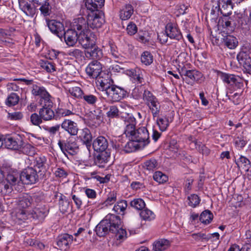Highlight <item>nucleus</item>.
<instances>
[{
	"instance_id": "1",
	"label": "nucleus",
	"mask_w": 251,
	"mask_h": 251,
	"mask_svg": "<svg viewBox=\"0 0 251 251\" xmlns=\"http://www.w3.org/2000/svg\"><path fill=\"white\" fill-rule=\"evenodd\" d=\"M121 223L120 217L114 214H108L96 227L95 231L100 237L105 235L109 231H116L118 224Z\"/></svg>"
},
{
	"instance_id": "2",
	"label": "nucleus",
	"mask_w": 251,
	"mask_h": 251,
	"mask_svg": "<svg viewBox=\"0 0 251 251\" xmlns=\"http://www.w3.org/2000/svg\"><path fill=\"white\" fill-rule=\"evenodd\" d=\"M23 184L18 174L9 173L5 181L0 182V192L3 194L10 193L13 190H19V186Z\"/></svg>"
},
{
	"instance_id": "3",
	"label": "nucleus",
	"mask_w": 251,
	"mask_h": 251,
	"mask_svg": "<svg viewBox=\"0 0 251 251\" xmlns=\"http://www.w3.org/2000/svg\"><path fill=\"white\" fill-rule=\"evenodd\" d=\"M143 100L149 109L153 119L159 116L161 105L158 99L151 91L145 90L143 94Z\"/></svg>"
},
{
	"instance_id": "4",
	"label": "nucleus",
	"mask_w": 251,
	"mask_h": 251,
	"mask_svg": "<svg viewBox=\"0 0 251 251\" xmlns=\"http://www.w3.org/2000/svg\"><path fill=\"white\" fill-rule=\"evenodd\" d=\"M247 18L243 17L242 15L237 14L232 17H225L222 19V25L223 27L229 28L233 26L241 27L242 28H248L247 25Z\"/></svg>"
},
{
	"instance_id": "5",
	"label": "nucleus",
	"mask_w": 251,
	"mask_h": 251,
	"mask_svg": "<svg viewBox=\"0 0 251 251\" xmlns=\"http://www.w3.org/2000/svg\"><path fill=\"white\" fill-rule=\"evenodd\" d=\"M22 183L25 184H35L38 180L37 171L32 167L24 169L20 176Z\"/></svg>"
},
{
	"instance_id": "6",
	"label": "nucleus",
	"mask_w": 251,
	"mask_h": 251,
	"mask_svg": "<svg viewBox=\"0 0 251 251\" xmlns=\"http://www.w3.org/2000/svg\"><path fill=\"white\" fill-rule=\"evenodd\" d=\"M220 77L224 83L232 87L240 89L243 87V79L238 75L221 73Z\"/></svg>"
},
{
	"instance_id": "7",
	"label": "nucleus",
	"mask_w": 251,
	"mask_h": 251,
	"mask_svg": "<svg viewBox=\"0 0 251 251\" xmlns=\"http://www.w3.org/2000/svg\"><path fill=\"white\" fill-rule=\"evenodd\" d=\"M106 94L108 99L112 102H118L125 98L127 92L124 89L113 85Z\"/></svg>"
},
{
	"instance_id": "8",
	"label": "nucleus",
	"mask_w": 251,
	"mask_h": 251,
	"mask_svg": "<svg viewBox=\"0 0 251 251\" xmlns=\"http://www.w3.org/2000/svg\"><path fill=\"white\" fill-rule=\"evenodd\" d=\"M58 145L64 154L67 152L71 155H74L78 151V146L76 142L71 138H69L66 141L59 140Z\"/></svg>"
},
{
	"instance_id": "9",
	"label": "nucleus",
	"mask_w": 251,
	"mask_h": 251,
	"mask_svg": "<svg viewBox=\"0 0 251 251\" xmlns=\"http://www.w3.org/2000/svg\"><path fill=\"white\" fill-rule=\"evenodd\" d=\"M131 140L139 143L140 147H144L150 143L149 133L145 127H141L135 132Z\"/></svg>"
},
{
	"instance_id": "10",
	"label": "nucleus",
	"mask_w": 251,
	"mask_h": 251,
	"mask_svg": "<svg viewBox=\"0 0 251 251\" xmlns=\"http://www.w3.org/2000/svg\"><path fill=\"white\" fill-rule=\"evenodd\" d=\"M95 40L94 34L88 30H86V32L81 31L78 34V41L84 49H87L94 45Z\"/></svg>"
},
{
	"instance_id": "11",
	"label": "nucleus",
	"mask_w": 251,
	"mask_h": 251,
	"mask_svg": "<svg viewBox=\"0 0 251 251\" xmlns=\"http://www.w3.org/2000/svg\"><path fill=\"white\" fill-rule=\"evenodd\" d=\"M165 33L171 39L179 41L183 36L176 24L168 23L165 26Z\"/></svg>"
},
{
	"instance_id": "12",
	"label": "nucleus",
	"mask_w": 251,
	"mask_h": 251,
	"mask_svg": "<svg viewBox=\"0 0 251 251\" xmlns=\"http://www.w3.org/2000/svg\"><path fill=\"white\" fill-rule=\"evenodd\" d=\"M237 59L244 73L251 75V57L245 52H240Z\"/></svg>"
},
{
	"instance_id": "13",
	"label": "nucleus",
	"mask_w": 251,
	"mask_h": 251,
	"mask_svg": "<svg viewBox=\"0 0 251 251\" xmlns=\"http://www.w3.org/2000/svg\"><path fill=\"white\" fill-rule=\"evenodd\" d=\"M52 102L51 100L44 102V105L39 111V114L43 120L48 121L52 120L56 115L52 110Z\"/></svg>"
},
{
	"instance_id": "14",
	"label": "nucleus",
	"mask_w": 251,
	"mask_h": 251,
	"mask_svg": "<svg viewBox=\"0 0 251 251\" xmlns=\"http://www.w3.org/2000/svg\"><path fill=\"white\" fill-rule=\"evenodd\" d=\"M104 23V20L102 14L92 13L88 15L87 25L92 28H100Z\"/></svg>"
},
{
	"instance_id": "15",
	"label": "nucleus",
	"mask_w": 251,
	"mask_h": 251,
	"mask_svg": "<svg viewBox=\"0 0 251 251\" xmlns=\"http://www.w3.org/2000/svg\"><path fill=\"white\" fill-rule=\"evenodd\" d=\"M31 93L35 96H39L44 102L51 100V96L46 89L37 84H33L32 86Z\"/></svg>"
},
{
	"instance_id": "16",
	"label": "nucleus",
	"mask_w": 251,
	"mask_h": 251,
	"mask_svg": "<svg viewBox=\"0 0 251 251\" xmlns=\"http://www.w3.org/2000/svg\"><path fill=\"white\" fill-rule=\"evenodd\" d=\"M4 144L7 149L19 150L23 147L24 143L22 138L20 136L10 137L4 139Z\"/></svg>"
},
{
	"instance_id": "17",
	"label": "nucleus",
	"mask_w": 251,
	"mask_h": 251,
	"mask_svg": "<svg viewBox=\"0 0 251 251\" xmlns=\"http://www.w3.org/2000/svg\"><path fill=\"white\" fill-rule=\"evenodd\" d=\"M85 71L89 76L97 78L102 71V65L98 61H93L88 64Z\"/></svg>"
},
{
	"instance_id": "18",
	"label": "nucleus",
	"mask_w": 251,
	"mask_h": 251,
	"mask_svg": "<svg viewBox=\"0 0 251 251\" xmlns=\"http://www.w3.org/2000/svg\"><path fill=\"white\" fill-rule=\"evenodd\" d=\"M48 26L50 31L56 35L59 38H63L64 31V25L60 22L51 20L48 22Z\"/></svg>"
},
{
	"instance_id": "19",
	"label": "nucleus",
	"mask_w": 251,
	"mask_h": 251,
	"mask_svg": "<svg viewBox=\"0 0 251 251\" xmlns=\"http://www.w3.org/2000/svg\"><path fill=\"white\" fill-rule=\"evenodd\" d=\"M78 133V139L86 145L87 149L89 151L92 140V135L90 130L87 128H84L80 129Z\"/></svg>"
},
{
	"instance_id": "20",
	"label": "nucleus",
	"mask_w": 251,
	"mask_h": 251,
	"mask_svg": "<svg viewBox=\"0 0 251 251\" xmlns=\"http://www.w3.org/2000/svg\"><path fill=\"white\" fill-rule=\"evenodd\" d=\"M73 236L68 234H64L58 236L57 245L62 251L67 250L73 241Z\"/></svg>"
},
{
	"instance_id": "21",
	"label": "nucleus",
	"mask_w": 251,
	"mask_h": 251,
	"mask_svg": "<svg viewBox=\"0 0 251 251\" xmlns=\"http://www.w3.org/2000/svg\"><path fill=\"white\" fill-rule=\"evenodd\" d=\"M110 153L108 151L100 152L94 159V163L99 168H103L109 161Z\"/></svg>"
},
{
	"instance_id": "22",
	"label": "nucleus",
	"mask_w": 251,
	"mask_h": 251,
	"mask_svg": "<svg viewBox=\"0 0 251 251\" xmlns=\"http://www.w3.org/2000/svg\"><path fill=\"white\" fill-rule=\"evenodd\" d=\"M63 37L66 44L69 46H73L78 41V35L76 31L73 29L64 31Z\"/></svg>"
},
{
	"instance_id": "23",
	"label": "nucleus",
	"mask_w": 251,
	"mask_h": 251,
	"mask_svg": "<svg viewBox=\"0 0 251 251\" xmlns=\"http://www.w3.org/2000/svg\"><path fill=\"white\" fill-rule=\"evenodd\" d=\"M11 216L16 222L20 224L21 221L29 219V212L25 209L16 207L11 213Z\"/></svg>"
},
{
	"instance_id": "24",
	"label": "nucleus",
	"mask_w": 251,
	"mask_h": 251,
	"mask_svg": "<svg viewBox=\"0 0 251 251\" xmlns=\"http://www.w3.org/2000/svg\"><path fill=\"white\" fill-rule=\"evenodd\" d=\"M61 127L71 135H77L78 128L76 123L70 120H65L61 124Z\"/></svg>"
},
{
	"instance_id": "25",
	"label": "nucleus",
	"mask_w": 251,
	"mask_h": 251,
	"mask_svg": "<svg viewBox=\"0 0 251 251\" xmlns=\"http://www.w3.org/2000/svg\"><path fill=\"white\" fill-rule=\"evenodd\" d=\"M108 146L107 140L103 136H99L93 142L94 149L97 151H107Z\"/></svg>"
},
{
	"instance_id": "26",
	"label": "nucleus",
	"mask_w": 251,
	"mask_h": 251,
	"mask_svg": "<svg viewBox=\"0 0 251 251\" xmlns=\"http://www.w3.org/2000/svg\"><path fill=\"white\" fill-rule=\"evenodd\" d=\"M85 51V55L87 58L93 59H100L103 55L102 50L95 46V44L93 46L87 48Z\"/></svg>"
},
{
	"instance_id": "27",
	"label": "nucleus",
	"mask_w": 251,
	"mask_h": 251,
	"mask_svg": "<svg viewBox=\"0 0 251 251\" xmlns=\"http://www.w3.org/2000/svg\"><path fill=\"white\" fill-rule=\"evenodd\" d=\"M47 214V210L43 206L35 207L31 212H29V219H43Z\"/></svg>"
},
{
	"instance_id": "28",
	"label": "nucleus",
	"mask_w": 251,
	"mask_h": 251,
	"mask_svg": "<svg viewBox=\"0 0 251 251\" xmlns=\"http://www.w3.org/2000/svg\"><path fill=\"white\" fill-rule=\"evenodd\" d=\"M20 8L28 16L33 17L35 13V8L25 0H19Z\"/></svg>"
},
{
	"instance_id": "29",
	"label": "nucleus",
	"mask_w": 251,
	"mask_h": 251,
	"mask_svg": "<svg viewBox=\"0 0 251 251\" xmlns=\"http://www.w3.org/2000/svg\"><path fill=\"white\" fill-rule=\"evenodd\" d=\"M104 0H85V4L87 9L91 12L97 10L103 6Z\"/></svg>"
},
{
	"instance_id": "30",
	"label": "nucleus",
	"mask_w": 251,
	"mask_h": 251,
	"mask_svg": "<svg viewBox=\"0 0 251 251\" xmlns=\"http://www.w3.org/2000/svg\"><path fill=\"white\" fill-rule=\"evenodd\" d=\"M143 72V70L138 68L131 70L130 75L132 81L136 84H142L144 82Z\"/></svg>"
},
{
	"instance_id": "31",
	"label": "nucleus",
	"mask_w": 251,
	"mask_h": 251,
	"mask_svg": "<svg viewBox=\"0 0 251 251\" xmlns=\"http://www.w3.org/2000/svg\"><path fill=\"white\" fill-rule=\"evenodd\" d=\"M170 245V242L165 239H160L154 242L153 249L155 251H163Z\"/></svg>"
},
{
	"instance_id": "32",
	"label": "nucleus",
	"mask_w": 251,
	"mask_h": 251,
	"mask_svg": "<svg viewBox=\"0 0 251 251\" xmlns=\"http://www.w3.org/2000/svg\"><path fill=\"white\" fill-rule=\"evenodd\" d=\"M188 77L192 81L199 82L202 80L203 75L199 71L192 70L185 71L183 74Z\"/></svg>"
},
{
	"instance_id": "33",
	"label": "nucleus",
	"mask_w": 251,
	"mask_h": 251,
	"mask_svg": "<svg viewBox=\"0 0 251 251\" xmlns=\"http://www.w3.org/2000/svg\"><path fill=\"white\" fill-rule=\"evenodd\" d=\"M87 26V21L83 17H79L77 19H74L72 27L74 30H82L84 31L86 29Z\"/></svg>"
},
{
	"instance_id": "34",
	"label": "nucleus",
	"mask_w": 251,
	"mask_h": 251,
	"mask_svg": "<svg viewBox=\"0 0 251 251\" xmlns=\"http://www.w3.org/2000/svg\"><path fill=\"white\" fill-rule=\"evenodd\" d=\"M133 13V6L130 4H127L121 10L120 17L122 20H126L130 18Z\"/></svg>"
},
{
	"instance_id": "35",
	"label": "nucleus",
	"mask_w": 251,
	"mask_h": 251,
	"mask_svg": "<svg viewBox=\"0 0 251 251\" xmlns=\"http://www.w3.org/2000/svg\"><path fill=\"white\" fill-rule=\"evenodd\" d=\"M32 202V198L28 195H25L20 198L17 207L25 209L30 206Z\"/></svg>"
},
{
	"instance_id": "36",
	"label": "nucleus",
	"mask_w": 251,
	"mask_h": 251,
	"mask_svg": "<svg viewBox=\"0 0 251 251\" xmlns=\"http://www.w3.org/2000/svg\"><path fill=\"white\" fill-rule=\"evenodd\" d=\"M224 42L229 49H234L238 46V42L236 37L232 35H227L223 38Z\"/></svg>"
},
{
	"instance_id": "37",
	"label": "nucleus",
	"mask_w": 251,
	"mask_h": 251,
	"mask_svg": "<svg viewBox=\"0 0 251 251\" xmlns=\"http://www.w3.org/2000/svg\"><path fill=\"white\" fill-rule=\"evenodd\" d=\"M236 164L239 168H242L245 171H249L250 169L251 168L250 160L247 158L242 155L236 161Z\"/></svg>"
},
{
	"instance_id": "38",
	"label": "nucleus",
	"mask_w": 251,
	"mask_h": 251,
	"mask_svg": "<svg viewBox=\"0 0 251 251\" xmlns=\"http://www.w3.org/2000/svg\"><path fill=\"white\" fill-rule=\"evenodd\" d=\"M140 217L145 221H151L155 218V215L150 209L144 208L140 213Z\"/></svg>"
},
{
	"instance_id": "39",
	"label": "nucleus",
	"mask_w": 251,
	"mask_h": 251,
	"mask_svg": "<svg viewBox=\"0 0 251 251\" xmlns=\"http://www.w3.org/2000/svg\"><path fill=\"white\" fill-rule=\"evenodd\" d=\"M213 215L210 211L207 210L203 211L200 216V221L204 224H209L212 221Z\"/></svg>"
},
{
	"instance_id": "40",
	"label": "nucleus",
	"mask_w": 251,
	"mask_h": 251,
	"mask_svg": "<svg viewBox=\"0 0 251 251\" xmlns=\"http://www.w3.org/2000/svg\"><path fill=\"white\" fill-rule=\"evenodd\" d=\"M143 166L144 169L149 172L153 171L158 168V163L155 159H151L145 161Z\"/></svg>"
},
{
	"instance_id": "41",
	"label": "nucleus",
	"mask_w": 251,
	"mask_h": 251,
	"mask_svg": "<svg viewBox=\"0 0 251 251\" xmlns=\"http://www.w3.org/2000/svg\"><path fill=\"white\" fill-rule=\"evenodd\" d=\"M98 81L100 83V89L103 93L106 95L108 90L111 88V87H112L113 85H111L110 83V80L107 79H100V78H99V79L98 80Z\"/></svg>"
},
{
	"instance_id": "42",
	"label": "nucleus",
	"mask_w": 251,
	"mask_h": 251,
	"mask_svg": "<svg viewBox=\"0 0 251 251\" xmlns=\"http://www.w3.org/2000/svg\"><path fill=\"white\" fill-rule=\"evenodd\" d=\"M127 206V202L125 200L118 201L113 208V210L117 214L124 212Z\"/></svg>"
},
{
	"instance_id": "43",
	"label": "nucleus",
	"mask_w": 251,
	"mask_h": 251,
	"mask_svg": "<svg viewBox=\"0 0 251 251\" xmlns=\"http://www.w3.org/2000/svg\"><path fill=\"white\" fill-rule=\"evenodd\" d=\"M141 61L145 65H150L153 62V56L150 52L144 51L141 55Z\"/></svg>"
},
{
	"instance_id": "44",
	"label": "nucleus",
	"mask_w": 251,
	"mask_h": 251,
	"mask_svg": "<svg viewBox=\"0 0 251 251\" xmlns=\"http://www.w3.org/2000/svg\"><path fill=\"white\" fill-rule=\"evenodd\" d=\"M130 206L137 210H142L146 206L145 201L140 198L134 199L130 201Z\"/></svg>"
},
{
	"instance_id": "45",
	"label": "nucleus",
	"mask_w": 251,
	"mask_h": 251,
	"mask_svg": "<svg viewBox=\"0 0 251 251\" xmlns=\"http://www.w3.org/2000/svg\"><path fill=\"white\" fill-rule=\"evenodd\" d=\"M92 118L96 126L99 125L103 120V114L101 110L97 109L92 113Z\"/></svg>"
},
{
	"instance_id": "46",
	"label": "nucleus",
	"mask_w": 251,
	"mask_h": 251,
	"mask_svg": "<svg viewBox=\"0 0 251 251\" xmlns=\"http://www.w3.org/2000/svg\"><path fill=\"white\" fill-rule=\"evenodd\" d=\"M69 92L72 96L77 99H82L84 94L80 87L76 86L70 88Z\"/></svg>"
},
{
	"instance_id": "47",
	"label": "nucleus",
	"mask_w": 251,
	"mask_h": 251,
	"mask_svg": "<svg viewBox=\"0 0 251 251\" xmlns=\"http://www.w3.org/2000/svg\"><path fill=\"white\" fill-rule=\"evenodd\" d=\"M41 67L48 73L55 71V66L53 63L48 61H42L40 63Z\"/></svg>"
},
{
	"instance_id": "48",
	"label": "nucleus",
	"mask_w": 251,
	"mask_h": 251,
	"mask_svg": "<svg viewBox=\"0 0 251 251\" xmlns=\"http://www.w3.org/2000/svg\"><path fill=\"white\" fill-rule=\"evenodd\" d=\"M121 222L118 224L117 227L115 228L116 231H112V233H115L117 239L119 240H124L126 237V231L120 227Z\"/></svg>"
},
{
	"instance_id": "49",
	"label": "nucleus",
	"mask_w": 251,
	"mask_h": 251,
	"mask_svg": "<svg viewBox=\"0 0 251 251\" xmlns=\"http://www.w3.org/2000/svg\"><path fill=\"white\" fill-rule=\"evenodd\" d=\"M188 205L192 207L197 206L201 201V199L199 196L196 194H192L188 197Z\"/></svg>"
},
{
	"instance_id": "50",
	"label": "nucleus",
	"mask_w": 251,
	"mask_h": 251,
	"mask_svg": "<svg viewBox=\"0 0 251 251\" xmlns=\"http://www.w3.org/2000/svg\"><path fill=\"white\" fill-rule=\"evenodd\" d=\"M84 101L88 104L91 105H95L98 101V98L97 96L92 94H84L82 98Z\"/></svg>"
},
{
	"instance_id": "51",
	"label": "nucleus",
	"mask_w": 251,
	"mask_h": 251,
	"mask_svg": "<svg viewBox=\"0 0 251 251\" xmlns=\"http://www.w3.org/2000/svg\"><path fill=\"white\" fill-rule=\"evenodd\" d=\"M153 177L155 181L159 183H163L168 180L167 176L160 171L155 172Z\"/></svg>"
},
{
	"instance_id": "52",
	"label": "nucleus",
	"mask_w": 251,
	"mask_h": 251,
	"mask_svg": "<svg viewBox=\"0 0 251 251\" xmlns=\"http://www.w3.org/2000/svg\"><path fill=\"white\" fill-rule=\"evenodd\" d=\"M218 6L221 11V13L223 14H226V13H224L222 11V9L224 10H227L232 7L231 0H219L218 1Z\"/></svg>"
},
{
	"instance_id": "53",
	"label": "nucleus",
	"mask_w": 251,
	"mask_h": 251,
	"mask_svg": "<svg viewBox=\"0 0 251 251\" xmlns=\"http://www.w3.org/2000/svg\"><path fill=\"white\" fill-rule=\"evenodd\" d=\"M19 100V97L16 93H12L7 97L6 103L8 106L15 105Z\"/></svg>"
},
{
	"instance_id": "54",
	"label": "nucleus",
	"mask_w": 251,
	"mask_h": 251,
	"mask_svg": "<svg viewBox=\"0 0 251 251\" xmlns=\"http://www.w3.org/2000/svg\"><path fill=\"white\" fill-rule=\"evenodd\" d=\"M156 123L162 131L166 130L169 126V121L166 118H160L156 120Z\"/></svg>"
},
{
	"instance_id": "55",
	"label": "nucleus",
	"mask_w": 251,
	"mask_h": 251,
	"mask_svg": "<svg viewBox=\"0 0 251 251\" xmlns=\"http://www.w3.org/2000/svg\"><path fill=\"white\" fill-rule=\"evenodd\" d=\"M195 147L196 149L203 155H208L210 153V150L201 143L196 142Z\"/></svg>"
},
{
	"instance_id": "56",
	"label": "nucleus",
	"mask_w": 251,
	"mask_h": 251,
	"mask_svg": "<svg viewBox=\"0 0 251 251\" xmlns=\"http://www.w3.org/2000/svg\"><path fill=\"white\" fill-rule=\"evenodd\" d=\"M40 10L42 14L44 16L49 15L51 11V7L48 1H44L41 4Z\"/></svg>"
},
{
	"instance_id": "57",
	"label": "nucleus",
	"mask_w": 251,
	"mask_h": 251,
	"mask_svg": "<svg viewBox=\"0 0 251 251\" xmlns=\"http://www.w3.org/2000/svg\"><path fill=\"white\" fill-rule=\"evenodd\" d=\"M54 175L56 177L64 179L67 177L68 173L62 168H57L54 172Z\"/></svg>"
},
{
	"instance_id": "58",
	"label": "nucleus",
	"mask_w": 251,
	"mask_h": 251,
	"mask_svg": "<svg viewBox=\"0 0 251 251\" xmlns=\"http://www.w3.org/2000/svg\"><path fill=\"white\" fill-rule=\"evenodd\" d=\"M137 142L130 140V141L128 142L125 147V150L126 152H130L134 151L136 150V146H138Z\"/></svg>"
},
{
	"instance_id": "59",
	"label": "nucleus",
	"mask_w": 251,
	"mask_h": 251,
	"mask_svg": "<svg viewBox=\"0 0 251 251\" xmlns=\"http://www.w3.org/2000/svg\"><path fill=\"white\" fill-rule=\"evenodd\" d=\"M117 200L116 194L114 192H110L108 194L107 198L104 201L106 206L113 204Z\"/></svg>"
},
{
	"instance_id": "60",
	"label": "nucleus",
	"mask_w": 251,
	"mask_h": 251,
	"mask_svg": "<svg viewBox=\"0 0 251 251\" xmlns=\"http://www.w3.org/2000/svg\"><path fill=\"white\" fill-rule=\"evenodd\" d=\"M30 118V122L34 126H39L42 123V117L36 113L32 114Z\"/></svg>"
},
{
	"instance_id": "61",
	"label": "nucleus",
	"mask_w": 251,
	"mask_h": 251,
	"mask_svg": "<svg viewBox=\"0 0 251 251\" xmlns=\"http://www.w3.org/2000/svg\"><path fill=\"white\" fill-rule=\"evenodd\" d=\"M192 236L194 239L199 241H207L210 239L209 236L202 232L194 233Z\"/></svg>"
},
{
	"instance_id": "62",
	"label": "nucleus",
	"mask_w": 251,
	"mask_h": 251,
	"mask_svg": "<svg viewBox=\"0 0 251 251\" xmlns=\"http://www.w3.org/2000/svg\"><path fill=\"white\" fill-rule=\"evenodd\" d=\"M124 123L126 126L125 127L129 126H135L136 125L135 118L132 115H127V116L125 118Z\"/></svg>"
},
{
	"instance_id": "63",
	"label": "nucleus",
	"mask_w": 251,
	"mask_h": 251,
	"mask_svg": "<svg viewBox=\"0 0 251 251\" xmlns=\"http://www.w3.org/2000/svg\"><path fill=\"white\" fill-rule=\"evenodd\" d=\"M136 131L135 126H129L125 127L124 133L127 137L131 140Z\"/></svg>"
},
{
	"instance_id": "64",
	"label": "nucleus",
	"mask_w": 251,
	"mask_h": 251,
	"mask_svg": "<svg viewBox=\"0 0 251 251\" xmlns=\"http://www.w3.org/2000/svg\"><path fill=\"white\" fill-rule=\"evenodd\" d=\"M106 114L108 117L114 118L118 116L119 110L117 106L112 105L109 107V109Z\"/></svg>"
}]
</instances>
